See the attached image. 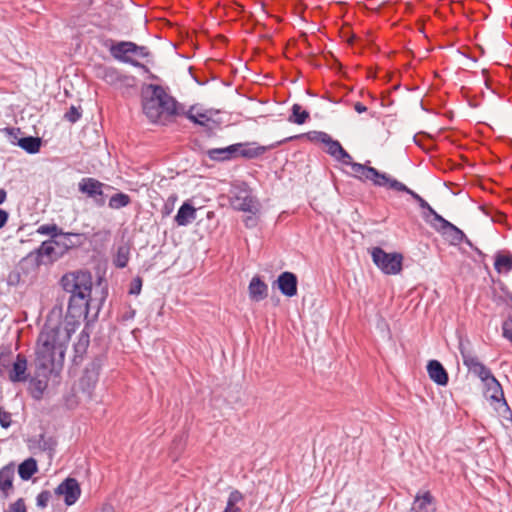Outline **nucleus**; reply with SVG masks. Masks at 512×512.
<instances>
[{
  "label": "nucleus",
  "instance_id": "nucleus-1",
  "mask_svg": "<svg viewBox=\"0 0 512 512\" xmlns=\"http://www.w3.org/2000/svg\"><path fill=\"white\" fill-rule=\"evenodd\" d=\"M80 322L70 317L62 319V309L54 308L47 315L35 344L34 366L37 377L46 380L61 372L72 334Z\"/></svg>",
  "mask_w": 512,
  "mask_h": 512
},
{
  "label": "nucleus",
  "instance_id": "nucleus-2",
  "mask_svg": "<svg viewBox=\"0 0 512 512\" xmlns=\"http://www.w3.org/2000/svg\"><path fill=\"white\" fill-rule=\"evenodd\" d=\"M60 284L69 294L66 316L77 321L86 318L93 288L91 273L83 270L66 273L61 277Z\"/></svg>",
  "mask_w": 512,
  "mask_h": 512
},
{
  "label": "nucleus",
  "instance_id": "nucleus-3",
  "mask_svg": "<svg viewBox=\"0 0 512 512\" xmlns=\"http://www.w3.org/2000/svg\"><path fill=\"white\" fill-rule=\"evenodd\" d=\"M142 109L152 123L165 124L184 113V106L169 95L162 86L148 84L142 90Z\"/></svg>",
  "mask_w": 512,
  "mask_h": 512
},
{
  "label": "nucleus",
  "instance_id": "nucleus-4",
  "mask_svg": "<svg viewBox=\"0 0 512 512\" xmlns=\"http://www.w3.org/2000/svg\"><path fill=\"white\" fill-rule=\"evenodd\" d=\"M343 165L351 167L352 177L362 182L370 181L376 187H386L390 189V182L395 179L389 174L380 172L376 168L368 166L367 164L354 162L351 155L350 161L344 162Z\"/></svg>",
  "mask_w": 512,
  "mask_h": 512
},
{
  "label": "nucleus",
  "instance_id": "nucleus-5",
  "mask_svg": "<svg viewBox=\"0 0 512 512\" xmlns=\"http://www.w3.org/2000/svg\"><path fill=\"white\" fill-rule=\"evenodd\" d=\"M374 264L386 275H397L402 271L403 256L400 253H387L380 247L371 252Z\"/></svg>",
  "mask_w": 512,
  "mask_h": 512
},
{
  "label": "nucleus",
  "instance_id": "nucleus-6",
  "mask_svg": "<svg viewBox=\"0 0 512 512\" xmlns=\"http://www.w3.org/2000/svg\"><path fill=\"white\" fill-rule=\"evenodd\" d=\"M469 342L460 340L459 351L462 356L463 364L467 367L469 373L477 376L484 383L493 377L489 368L481 363L478 358L471 354L468 349Z\"/></svg>",
  "mask_w": 512,
  "mask_h": 512
},
{
  "label": "nucleus",
  "instance_id": "nucleus-7",
  "mask_svg": "<svg viewBox=\"0 0 512 512\" xmlns=\"http://www.w3.org/2000/svg\"><path fill=\"white\" fill-rule=\"evenodd\" d=\"M217 114V111L201 109L196 105L191 106L187 111L184 110V113H182L188 120L204 127L208 131H214L219 127V122L214 119V116Z\"/></svg>",
  "mask_w": 512,
  "mask_h": 512
},
{
  "label": "nucleus",
  "instance_id": "nucleus-8",
  "mask_svg": "<svg viewBox=\"0 0 512 512\" xmlns=\"http://www.w3.org/2000/svg\"><path fill=\"white\" fill-rule=\"evenodd\" d=\"M105 187L107 186L104 183L92 177L82 178L78 184L79 191L92 199L98 207H102L106 203V197L103 191Z\"/></svg>",
  "mask_w": 512,
  "mask_h": 512
},
{
  "label": "nucleus",
  "instance_id": "nucleus-9",
  "mask_svg": "<svg viewBox=\"0 0 512 512\" xmlns=\"http://www.w3.org/2000/svg\"><path fill=\"white\" fill-rule=\"evenodd\" d=\"M99 379V366L95 363L88 365L80 379L79 389L85 395L87 399H92L93 391Z\"/></svg>",
  "mask_w": 512,
  "mask_h": 512
},
{
  "label": "nucleus",
  "instance_id": "nucleus-10",
  "mask_svg": "<svg viewBox=\"0 0 512 512\" xmlns=\"http://www.w3.org/2000/svg\"><path fill=\"white\" fill-rule=\"evenodd\" d=\"M57 495L64 496V503L67 506L74 505L81 495V488L75 478L68 477L55 489Z\"/></svg>",
  "mask_w": 512,
  "mask_h": 512
},
{
  "label": "nucleus",
  "instance_id": "nucleus-11",
  "mask_svg": "<svg viewBox=\"0 0 512 512\" xmlns=\"http://www.w3.org/2000/svg\"><path fill=\"white\" fill-rule=\"evenodd\" d=\"M231 205L235 210L256 214L258 212V203L256 199L247 190H240L231 199Z\"/></svg>",
  "mask_w": 512,
  "mask_h": 512
},
{
  "label": "nucleus",
  "instance_id": "nucleus-12",
  "mask_svg": "<svg viewBox=\"0 0 512 512\" xmlns=\"http://www.w3.org/2000/svg\"><path fill=\"white\" fill-rule=\"evenodd\" d=\"M431 226L434 227L439 232L448 234L450 243L452 245H459L464 242L470 247H472V242L466 237L464 232L460 228L449 222L448 220H443L442 225H437L432 222Z\"/></svg>",
  "mask_w": 512,
  "mask_h": 512
},
{
  "label": "nucleus",
  "instance_id": "nucleus-13",
  "mask_svg": "<svg viewBox=\"0 0 512 512\" xmlns=\"http://www.w3.org/2000/svg\"><path fill=\"white\" fill-rule=\"evenodd\" d=\"M86 237L82 233L62 232L60 230L57 239H55L56 246L61 248L60 254L80 247L85 242Z\"/></svg>",
  "mask_w": 512,
  "mask_h": 512
},
{
  "label": "nucleus",
  "instance_id": "nucleus-14",
  "mask_svg": "<svg viewBox=\"0 0 512 512\" xmlns=\"http://www.w3.org/2000/svg\"><path fill=\"white\" fill-rule=\"evenodd\" d=\"M277 288L286 297L297 295V276L289 271L282 272L276 280Z\"/></svg>",
  "mask_w": 512,
  "mask_h": 512
},
{
  "label": "nucleus",
  "instance_id": "nucleus-15",
  "mask_svg": "<svg viewBox=\"0 0 512 512\" xmlns=\"http://www.w3.org/2000/svg\"><path fill=\"white\" fill-rule=\"evenodd\" d=\"M28 361L25 355L17 354L9 371V380L13 383L26 382L28 379Z\"/></svg>",
  "mask_w": 512,
  "mask_h": 512
},
{
  "label": "nucleus",
  "instance_id": "nucleus-16",
  "mask_svg": "<svg viewBox=\"0 0 512 512\" xmlns=\"http://www.w3.org/2000/svg\"><path fill=\"white\" fill-rule=\"evenodd\" d=\"M237 146L236 148V154L246 158V159H254L261 155H263L267 150L273 149L277 147V142L275 144H272L270 146H260L257 145V143H237L235 144Z\"/></svg>",
  "mask_w": 512,
  "mask_h": 512
},
{
  "label": "nucleus",
  "instance_id": "nucleus-17",
  "mask_svg": "<svg viewBox=\"0 0 512 512\" xmlns=\"http://www.w3.org/2000/svg\"><path fill=\"white\" fill-rule=\"evenodd\" d=\"M412 512H435V499L430 491L417 493L411 508Z\"/></svg>",
  "mask_w": 512,
  "mask_h": 512
},
{
  "label": "nucleus",
  "instance_id": "nucleus-18",
  "mask_svg": "<svg viewBox=\"0 0 512 512\" xmlns=\"http://www.w3.org/2000/svg\"><path fill=\"white\" fill-rule=\"evenodd\" d=\"M427 372L430 379L437 385L446 386L448 383V373L444 366L438 360H430L427 364Z\"/></svg>",
  "mask_w": 512,
  "mask_h": 512
},
{
  "label": "nucleus",
  "instance_id": "nucleus-19",
  "mask_svg": "<svg viewBox=\"0 0 512 512\" xmlns=\"http://www.w3.org/2000/svg\"><path fill=\"white\" fill-rule=\"evenodd\" d=\"M55 246V240L43 241L37 249H35L33 252L29 254V256H35V261L38 265L45 263V258L51 261L57 258L54 257Z\"/></svg>",
  "mask_w": 512,
  "mask_h": 512
},
{
  "label": "nucleus",
  "instance_id": "nucleus-20",
  "mask_svg": "<svg viewBox=\"0 0 512 512\" xmlns=\"http://www.w3.org/2000/svg\"><path fill=\"white\" fill-rule=\"evenodd\" d=\"M249 298L260 302L268 296V285L259 276H254L248 286Z\"/></svg>",
  "mask_w": 512,
  "mask_h": 512
},
{
  "label": "nucleus",
  "instance_id": "nucleus-21",
  "mask_svg": "<svg viewBox=\"0 0 512 512\" xmlns=\"http://www.w3.org/2000/svg\"><path fill=\"white\" fill-rule=\"evenodd\" d=\"M323 144L327 146L326 152L336 161L341 164L350 161V154L342 147L338 140H334L328 135V139H326Z\"/></svg>",
  "mask_w": 512,
  "mask_h": 512
},
{
  "label": "nucleus",
  "instance_id": "nucleus-22",
  "mask_svg": "<svg viewBox=\"0 0 512 512\" xmlns=\"http://www.w3.org/2000/svg\"><path fill=\"white\" fill-rule=\"evenodd\" d=\"M135 49V43L130 41H121L111 45L109 51L115 59L125 63L126 60L130 58L129 54H133L135 52Z\"/></svg>",
  "mask_w": 512,
  "mask_h": 512
},
{
  "label": "nucleus",
  "instance_id": "nucleus-23",
  "mask_svg": "<svg viewBox=\"0 0 512 512\" xmlns=\"http://www.w3.org/2000/svg\"><path fill=\"white\" fill-rule=\"evenodd\" d=\"M197 210L189 202H184L175 215V222L178 226H187L196 219Z\"/></svg>",
  "mask_w": 512,
  "mask_h": 512
},
{
  "label": "nucleus",
  "instance_id": "nucleus-24",
  "mask_svg": "<svg viewBox=\"0 0 512 512\" xmlns=\"http://www.w3.org/2000/svg\"><path fill=\"white\" fill-rule=\"evenodd\" d=\"M14 467L9 464L0 469V492L7 497L13 488Z\"/></svg>",
  "mask_w": 512,
  "mask_h": 512
},
{
  "label": "nucleus",
  "instance_id": "nucleus-25",
  "mask_svg": "<svg viewBox=\"0 0 512 512\" xmlns=\"http://www.w3.org/2000/svg\"><path fill=\"white\" fill-rule=\"evenodd\" d=\"M235 144L229 145L224 148H213L207 151V155L211 160L226 161L230 160L236 155Z\"/></svg>",
  "mask_w": 512,
  "mask_h": 512
},
{
  "label": "nucleus",
  "instance_id": "nucleus-26",
  "mask_svg": "<svg viewBox=\"0 0 512 512\" xmlns=\"http://www.w3.org/2000/svg\"><path fill=\"white\" fill-rule=\"evenodd\" d=\"M390 189L409 194L423 210L429 207V203L425 199H423L419 194L408 188L404 183L398 181L397 179H394L392 182H390Z\"/></svg>",
  "mask_w": 512,
  "mask_h": 512
},
{
  "label": "nucleus",
  "instance_id": "nucleus-27",
  "mask_svg": "<svg viewBox=\"0 0 512 512\" xmlns=\"http://www.w3.org/2000/svg\"><path fill=\"white\" fill-rule=\"evenodd\" d=\"M328 135L326 132L323 131H309L307 133H302L299 135H294L287 137L283 140H280L277 142V145H282L283 143L292 141L294 139H307L310 142H321L324 143L326 139H328Z\"/></svg>",
  "mask_w": 512,
  "mask_h": 512
},
{
  "label": "nucleus",
  "instance_id": "nucleus-28",
  "mask_svg": "<svg viewBox=\"0 0 512 512\" xmlns=\"http://www.w3.org/2000/svg\"><path fill=\"white\" fill-rule=\"evenodd\" d=\"M485 385L487 387V392L490 393L489 397L491 398V400L496 402H502V404L508 408L507 402L504 398L502 387L500 383L497 381V379L493 376L485 383Z\"/></svg>",
  "mask_w": 512,
  "mask_h": 512
},
{
  "label": "nucleus",
  "instance_id": "nucleus-29",
  "mask_svg": "<svg viewBox=\"0 0 512 512\" xmlns=\"http://www.w3.org/2000/svg\"><path fill=\"white\" fill-rule=\"evenodd\" d=\"M37 472V462L34 458L24 460L18 467V474L22 480H29Z\"/></svg>",
  "mask_w": 512,
  "mask_h": 512
},
{
  "label": "nucleus",
  "instance_id": "nucleus-30",
  "mask_svg": "<svg viewBox=\"0 0 512 512\" xmlns=\"http://www.w3.org/2000/svg\"><path fill=\"white\" fill-rule=\"evenodd\" d=\"M17 145L29 154H35L40 150L41 139L38 137L27 136L20 138Z\"/></svg>",
  "mask_w": 512,
  "mask_h": 512
},
{
  "label": "nucleus",
  "instance_id": "nucleus-31",
  "mask_svg": "<svg viewBox=\"0 0 512 512\" xmlns=\"http://www.w3.org/2000/svg\"><path fill=\"white\" fill-rule=\"evenodd\" d=\"M494 268L500 274L512 271V255L498 253L495 257Z\"/></svg>",
  "mask_w": 512,
  "mask_h": 512
},
{
  "label": "nucleus",
  "instance_id": "nucleus-32",
  "mask_svg": "<svg viewBox=\"0 0 512 512\" xmlns=\"http://www.w3.org/2000/svg\"><path fill=\"white\" fill-rule=\"evenodd\" d=\"M292 114L289 116L288 121L297 125L304 124L309 118V112L303 110L300 104H293L291 107Z\"/></svg>",
  "mask_w": 512,
  "mask_h": 512
},
{
  "label": "nucleus",
  "instance_id": "nucleus-33",
  "mask_svg": "<svg viewBox=\"0 0 512 512\" xmlns=\"http://www.w3.org/2000/svg\"><path fill=\"white\" fill-rule=\"evenodd\" d=\"M244 499L243 494L239 490H233L230 492L226 507L223 512H241V508L238 506Z\"/></svg>",
  "mask_w": 512,
  "mask_h": 512
},
{
  "label": "nucleus",
  "instance_id": "nucleus-34",
  "mask_svg": "<svg viewBox=\"0 0 512 512\" xmlns=\"http://www.w3.org/2000/svg\"><path fill=\"white\" fill-rule=\"evenodd\" d=\"M90 343V335L87 331L82 330L78 335L77 342L74 344L76 356H82L86 353Z\"/></svg>",
  "mask_w": 512,
  "mask_h": 512
},
{
  "label": "nucleus",
  "instance_id": "nucleus-35",
  "mask_svg": "<svg viewBox=\"0 0 512 512\" xmlns=\"http://www.w3.org/2000/svg\"><path fill=\"white\" fill-rule=\"evenodd\" d=\"M130 202L131 199L129 195L123 192H118L109 199L108 205L111 209H121L129 205Z\"/></svg>",
  "mask_w": 512,
  "mask_h": 512
},
{
  "label": "nucleus",
  "instance_id": "nucleus-36",
  "mask_svg": "<svg viewBox=\"0 0 512 512\" xmlns=\"http://www.w3.org/2000/svg\"><path fill=\"white\" fill-rule=\"evenodd\" d=\"M102 79L110 84L114 85L122 81L123 76L119 73L116 68L106 67L103 69Z\"/></svg>",
  "mask_w": 512,
  "mask_h": 512
},
{
  "label": "nucleus",
  "instance_id": "nucleus-37",
  "mask_svg": "<svg viewBox=\"0 0 512 512\" xmlns=\"http://www.w3.org/2000/svg\"><path fill=\"white\" fill-rule=\"evenodd\" d=\"M130 250L127 246H120L117 249V254L114 259V264L118 268H124L129 261Z\"/></svg>",
  "mask_w": 512,
  "mask_h": 512
},
{
  "label": "nucleus",
  "instance_id": "nucleus-38",
  "mask_svg": "<svg viewBox=\"0 0 512 512\" xmlns=\"http://www.w3.org/2000/svg\"><path fill=\"white\" fill-rule=\"evenodd\" d=\"M423 218L426 221H429L430 224L433 222L434 224L438 223L439 225H442L443 220H446L440 214H438L430 205H429V207L424 209Z\"/></svg>",
  "mask_w": 512,
  "mask_h": 512
},
{
  "label": "nucleus",
  "instance_id": "nucleus-39",
  "mask_svg": "<svg viewBox=\"0 0 512 512\" xmlns=\"http://www.w3.org/2000/svg\"><path fill=\"white\" fill-rule=\"evenodd\" d=\"M32 395L35 399H40L47 388V381L41 379H32Z\"/></svg>",
  "mask_w": 512,
  "mask_h": 512
},
{
  "label": "nucleus",
  "instance_id": "nucleus-40",
  "mask_svg": "<svg viewBox=\"0 0 512 512\" xmlns=\"http://www.w3.org/2000/svg\"><path fill=\"white\" fill-rule=\"evenodd\" d=\"M59 228L55 224H44L38 227L37 233L41 235H51L53 238H57L59 235Z\"/></svg>",
  "mask_w": 512,
  "mask_h": 512
},
{
  "label": "nucleus",
  "instance_id": "nucleus-41",
  "mask_svg": "<svg viewBox=\"0 0 512 512\" xmlns=\"http://www.w3.org/2000/svg\"><path fill=\"white\" fill-rule=\"evenodd\" d=\"M82 116L81 108L72 105L64 114V118L70 123H76Z\"/></svg>",
  "mask_w": 512,
  "mask_h": 512
},
{
  "label": "nucleus",
  "instance_id": "nucleus-42",
  "mask_svg": "<svg viewBox=\"0 0 512 512\" xmlns=\"http://www.w3.org/2000/svg\"><path fill=\"white\" fill-rule=\"evenodd\" d=\"M55 441L52 438L45 437L44 434H41L38 440V446L43 451H54Z\"/></svg>",
  "mask_w": 512,
  "mask_h": 512
},
{
  "label": "nucleus",
  "instance_id": "nucleus-43",
  "mask_svg": "<svg viewBox=\"0 0 512 512\" xmlns=\"http://www.w3.org/2000/svg\"><path fill=\"white\" fill-rule=\"evenodd\" d=\"M176 201H177L176 195L169 196V198L165 201V203L161 209V213H162L163 217H167L173 212L174 205H175Z\"/></svg>",
  "mask_w": 512,
  "mask_h": 512
},
{
  "label": "nucleus",
  "instance_id": "nucleus-44",
  "mask_svg": "<svg viewBox=\"0 0 512 512\" xmlns=\"http://www.w3.org/2000/svg\"><path fill=\"white\" fill-rule=\"evenodd\" d=\"M51 498V494L48 490L41 491L36 498V504L39 508H45Z\"/></svg>",
  "mask_w": 512,
  "mask_h": 512
},
{
  "label": "nucleus",
  "instance_id": "nucleus-45",
  "mask_svg": "<svg viewBox=\"0 0 512 512\" xmlns=\"http://www.w3.org/2000/svg\"><path fill=\"white\" fill-rule=\"evenodd\" d=\"M11 413L5 411L2 407H0V425L2 428H9L11 426Z\"/></svg>",
  "mask_w": 512,
  "mask_h": 512
},
{
  "label": "nucleus",
  "instance_id": "nucleus-46",
  "mask_svg": "<svg viewBox=\"0 0 512 512\" xmlns=\"http://www.w3.org/2000/svg\"><path fill=\"white\" fill-rule=\"evenodd\" d=\"M502 335L512 343V319H508L503 322Z\"/></svg>",
  "mask_w": 512,
  "mask_h": 512
},
{
  "label": "nucleus",
  "instance_id": "nucleus-47",
  "mask_svg": "<svg viewBox=\"0 0 512 512\" xmlns=\"http://www.w3.org/2000/svg\"><path fill=\"white\" fill-rule=\"evenodd\" d=\"M141 288H142V280L140 277H137V278L133 279V281L131 282L129 294L138 295L141 292Z\"/></svg>",
  "mask_w": 512,
  "mask_h": 512
},
{
  "label": "nucleus",
  "instance_id": "nucleus-48",
  "mask_svg": "<svg viewBox=\"0 0 512 512\" xmlns=\"http://www.w3.org/2000/svg\"><path fill=\"white\" fill-rule=\"evenodd\" d=\"M24 499L19 498L10 505V512H26Z\"/></svg>",
  "mask_w": 512,
  "mask_h": 512
},
{
  "label": "nucleus",
  "instance_id": "nucleus-49",
  "mask_svg": "<svg viewBox=\"0 0 512 512\" xmlns=\"http://www.w3.org/2000/svg\"><path fill=\"white\" fill-rule=\"evenodd\" d=\"M10 356H11L10 351H8L6 353L2 352L0 354V367L6 369L10 366Z\"/></svg>",
  "mask_w": 512,
  "mask_h": 512
},
{
  "label": "nucleus",
  "instance_id": "nucleus-50",
  "mask_svg": "<svg viewBox=\"0 0 512 512\" xmlns=\"http://www.w3.org/2000/svg\"><path fill=\"white\" fill-rule=\"evenodd\" d=\"M133 54H137L141 57L149 56V52H148L147 48L145 46H138L137 44H136L135 52Z\"/></svg>",
  "mask_w": 512,
  "mask_h": 512
},
{
  "label": "nucleus",
  "instance_id": "nucleus-51",
  "mask_svg": "<svg viewBox=\"0 0 512 512\" xmlns=\"http://www.w3.org/2000/svg\"><path fill=\"white\" fill-rule=\"evenodd\" d=\"M244 224L246 227L248 228H252V227H255L256 224H257V219L256 217L253 215V216H247L245 219H244Z\"/></svg>",
  "mask_w": 512,
  "mask_h": 512
},
{
  "label": "nucleus",
  "instance_id": "nucleus-52",
  "mask_svg": "<svg viewBox=\"0 0 512 512\" xmlns=\"http://www.w3.org/2000/svg\"><path fill=\"white\" fill-rule=\"evenodd\" d=\"M9 214L3 209H0V229L4 227L6 222L8 221Z\"/></svg>",
  "mask_w": 512,
  "mask_h": 512
},
{
  "label": "nucleus",
  "instance_id": "nucleus-53",
  "mask_svg": "<svg viewBox=\"0 0 512 512\" xmlns=\"http://www.w3.org/2000/svg\"><path fill=\"white\" fill-rule=\"evenodd\" d=\"M125 63H128V64H130V65H132V66H134V67H137V68L146 69V66H145L144 64H142V63H140L139 61L134 60V59H132V58H129L128 60H126V62H125Z\"/></svg>",
  "mask_w": 512,
  "mask_h": 512
},
{
  "label": "nucleus",
  "instance_id": "nucleus-54",
  "mask_svg": "<svg viewBox=\"0 0 512 512\" xmlns=\"http://www.w3.org/2000/svg\"><path fill=\"white\" fill-rule=\"evenodd\" d=\"M354 109L359 114L364 113V112L367 111V107L364 104H362L361 102H356L354 104Z\"/></svg>",
  "mask_w": 512,
  "mask_h": 512
},
{
  "label": "nucleus",
  "instance_id": "nucleus-55",
  "mask_svg": "<svg viewBox=\"0 0 512 512\" xmlns=\"http://www.w3.org/2000/svg\"><path fill=\"white\" fill-rule=\"evenodd\" d=\"M5 131L9 136H13L15 139H17V135L20 133L19 128H6Z\"/></svg>",
  "mask_w": 512,
  "mask_h": 512
},
{
  "label": "nucleus",
  "instance_id": "nucleus-56",
  "mask_svg": "<svg viewBox=\"0 0 512 512\" xmlns=\"http://www.w3.org/2000/svg\"><path fill=\"white\" fill-rule=\"evenodd\" d=\"M7 198V192L4 189H0V205L5 202Z\"/></svg>",
  "mask_w": 512,
  "mask_h": 512
},
{
  "label": "nucleus",
  "instance_id": "nucleus-57",
  "mask_svg": "<svg viewBox=\"0 0 512 512\" xmlns=\"http://www.w3.org/2000/svg\"><path fill=\"white\" fill-rule=\"evenodd\" d=\"M100 512H114V509L111 505L106 504L102 506Z\"/></svg>",
  "mask_w": 512,
  "mask_h": 512
},
{
  "label": "nucleus",
  "instance_id": "nucleus-58",
  "mask_svg": "<svg viewBox=\"0 0 512 512\" xmlns=\"http://www.w3.org/2000/svg\"><path fill=\"white\" fill-rule=\"evenodd\" d=\"M257 4H258V8H259V10H261L262 12H264L265 2L260 1V2H257Z\"/></svg>",
  "mask_w": 512,
  "mask_h": 512
},
{
  "label": "nucleus",
  "instance_id": "nucleus-59",
  "mask_svg": "<svg viewBox=\"0 0 512 512\" xmlns=\"http://www.w3.org/2000/svg\"><path fill=\"white\" fill-rule=\"evenodd\" d=\"M239 8H241L242 10H244V7L241 5V2H234Z\"/></svg>",
  "mask_w": 512,
  "mask_h": 512
}]
</instances>
